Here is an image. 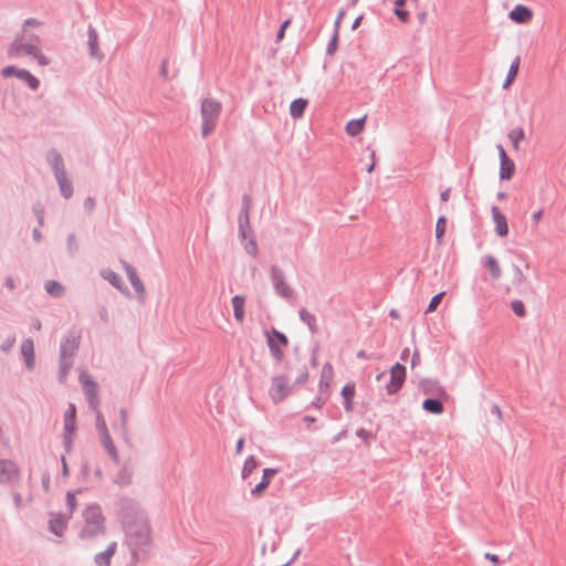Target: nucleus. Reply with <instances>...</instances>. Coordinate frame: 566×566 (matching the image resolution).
Here are the masks:
<instances>
[{"instance_id": "obj_53", "label": "nucleus", "mask_w": 566, "mask_h": 566, "mask_svg": "<svg viewBox=\"0 0 566 566\" xmlns=\"http://www.w3.org/2000/svg\"><path fill=\"white\" fill-rule=\"evenodd\" d=\"M361 19H363V17H361V15H359V17H357V18L355 19V21H354V23H353V29H354V30H355V29H357V28L359 27V24H360V22H361Z\"/></svg>"}, {"instance_id": "obj_39", "label": "nucleus", "mask_w": 566, "mask_h": 566, "mask_svg": "<svg viewBox=\"0 0 566 566\" xmlns=\"http://www.w3.org/2000/svg\"><path fill=\"white\" fill-rule=\"evenodd\" d=\"M333 379V368L329 364H325L322 369V382L325 380L328 387L329 381Z\"/></svg>"}, {"instance_id": "obj_35", "label": "nucleus", "mask_w": 566, "mask_h": 566, "mask_svg": "<svg viewBox=\"0 0 566 566\" xmlns=\"http://www.w3.org/2000/svg\"><path fill=\"white\" fill-rule=\"evenodd\" d=\"M275 289L284 297H290L292 295L291 287L281 277H275Z\"/></svg>"}, {"instance_id": "obj_13", "label": "nucleus", "mask_w": 566, "mask_h": 566, "mask_svg": "<svg viewBox=\"0 0 566 566\" xmlns=\"http://www.w3.org/2000/svg\"><path fill=\"white\" fill-rule=\"evenodd\" d=\"M509 18L518 24L528 23L533 19V11L526 6L517 4L510 11Z\"/></svg>"}, {"instance_id": "obj_43", "label": "nucleus", "mask_w": 566, "mask_h": 566, "mask_svg": "<svg viewBox=\"0 0 566 566\" xmlns=\"http://www.w3.org/2000/svg\"><path fill=\"white\" fill-rule=\"evenodd\" d=\"M66 503L69 506L70 512H74L76 510L77 503H76V493L74 492H67L66 494Z\"/></svg>"}, {"instance_id": "obj_25", "label": "nucleus", "mask_w": 566, "mask_h": 566, "mask_svg": "<svg viewBox=\"0 0 566 566\" xmlns=\"http://www.w3.org/2000/svg\"><path fill=\"white\" fill-rule=\"evenodd\" d=\"M365 122H366L365 117L359 118V119L349 120L345 126L346 133L352 137L357 136L358 134H360L364 130Z\"/></svg>"}, {"instance_id": "obj_18", "label": "nucleus", "mask_w": 566, "mask_h": 566, "mask_svg": "<svg viewBox=\"0 0 566 566\" xmlns=\"http://www.w3.org/2000/svg\"><path fill=\"white\" fill-rule=\"evenodd\" d=\"M492 279H499L502 275L500 261L494 255H486L483 260Z\"/></svg>"}, {"instance_id": "obj_45", "label": "nucleus", "mask_w": 566, "mask_h": 566, "mask_svg": "<svg viewBox=\"0 0 566 566\" xmlns=\"http://www.w3.org/2000/svg\"><path fill=\"white\" fill-rule=\"evenodd\" d=\"M245 251L251 254V255H255L256 252H258V245L255 243L254 240H249V242L245 244Z\"/></svg>"}, {"instance_id": "obj_49", "label": "nucleus", "mask_w": 566, "mask_h": 566, "mask_svg": "<svg viewBox=\"0 0 566 566\" xmlns=\"http://www.w3.org/2000/svg\"><path fill=\"white\" fill-rule=\"evenodd\" d=\"M243 443H244V440L242 438L238 440L237 446H235L237 453H241L242 452Z\"/></svg>"}, {"instance_id": "obj_36", "label": "nucleus", "mask_w": 566, "mask_h": 566, "mask_svg": "<svg viewBox=\"0 0 566 566\" xmlns=\"http://www.w3.org/2000/svg\"><path fill=\"white\" fill-rule=\"evenodd\" d=\"M256 467H258V462L254 459V457H249L245 460L243 469H242L243 479L248 478Z\"/></svg>"}, {"instance_id": "obj_6", "label": "nucleus", "mask_w": 566, "mask_h": 566, "mask_svg": "<svg viewBox=\"0 0 566 566\" xmlns=\"http://www.w3.org/2000/svg\"><path fill=\"white\" fill-rule=\"evenodd\" d=\"M291 392L289 379L284 376H276L272 379L269 395L271 399L277 403L283 401Z\"/></svg>"}, {"instance_id": "obj_34", "label": "nucleus", "mask_w": 566, "mask_h": 566, "mask_svg": "<svg viewBox=\"0 0 566 566\" xmlns=\"http://www.w3.org/2000/svg\"><path fill=\"white\" fill-rule=\"evenodd\" d=\"M300 317L312 332L316 331V318L312 313H310L307 310H302L300 312Z\"/></svg>"}, {"instance_id": "obj_28", "label": "nucleus", "mask_w": 566, "mask_h": 566, "mask_svg": "<svg viewBox=\"0 0 566 566\" xmlns=\"http://www.w3.org/2000/svg\"><path fill=\"white\" fill-rule=\"evenodd\" d=\"M307 101L305 98L294 99L290 105V114L293 118H300L306 108Z\"/></svg>"}, {"instance_id": "obj_10", "label": "nucleus", "mask_w": 566, "mask_h": 566, "mask_svg": "<svg viewBox=\"0 0 566 566\" xmlns=\"http://www.w3.org/2000/svg\"><path fill=\"white\" fill-rule=\"evenodd\" d=\"M268 343L273 356L279 360L282 359L283 353L281 347H285L287 345L286 336L273 329L268 334Z\"/></svg>"}, {"instance_id": "obj_15", "label": "nucleus", "mask_w": 566, "mask_h": 566, "mask_svg": "<svg viewBox=\"0 0 566 566\" xmlns=\"http://www.w3.org/2000/svg\"><path fill=\"white\" fill-rule=\"evenodd\" d=\"M21 355L23 356L24 363L28 369H32L35 364L34 356V344L31 338H27L21 344Z\"/></svg>"}, {"instance_id": "obj_54", "label": "nucleus", "mask_w": 566, "mask_h": 566, "mask_svg": "<svg viewBox=\"0 0 566 566\" xmlns=\"http://www.w3.org/2000/svg\"><path fill=\"white\" fill-rule=\"evenodd\" d=\"M40 23L36 21V20H27L25 23H24V27H29V25H39Z\"/></svg>"}, {"instance_id": "obj_56", "label": "nucleus", "mask_w": 566, "mask_h": 566, "mask_svg": "<svg viewBox=\"0 0 566 566\" xmlns=\"http://www.w3.org/2000/svg\"><path fill=\"white\" fill-rule=\"evenodd\" d=\"M343 15H344V12H340V13L338 14V18H337V20H336V24H337V25L339 24V21H340V19L343 18Z\"/></svg>"}, {"instance_id": "obj_29", "label": "nucleus", "mask_w": 566, "mask_h": 566, "mask_svg": "<svg viewBox=\"0 0 566 566\" xmlns=\"http://www.w3.org/2000/svg\"><path fill=\"white\" fill-rule=\"evenodd\" d=\"M422 408L433 415H441L444 410L443 403L437 399H426L422 403Z\"/></svg>"}, {"instance_id": "obj_9", "label": "nucleus", "mask_w": 566, "mask_h": 566, "mask_svg": "<svg viewBox=\"0 0 566 566\" xmlns=\"http://www.w3.org/2000/svg\"><path fill=\"white\" fill-rule=\"evenodd\" d=\"M406 379V368L401 364L397 363L391 367L390 381L387 385V392L394 395L398 392Z\"/></svg>"}, {"instance_id": "obj_12", "label": "nucleus", "mask_w": 566, "mask_h": 566, "mask_svg": "<svg viewBox=\"0 0 566 566\" xmlns=\"http://www.w3.org/2000/svg\"><path fill=\"white\" fill-rule=\"evenodd\" d=\"M497 150H499L500 160H501L500 178L504 179V180H509L513 176L515 165H514L513 160H511L509 158L505 149L501 145L497 146Z\"/></svg>"}, {"instance_id": "obj_1", "label": "nucleus", "mask_w": 566, "mask_h": 566, "mask_svg": "<svg viewBox=\"0 0 566 566\" xmlns=\"http://www.w3.org/2000/svg\"><path fill=\"white\" fill-rule=\"evenodd\" d=\"M106 518L97 504L87 505L81 513L80 537L91 538L104 534Z\"/></svg>"}, {"instance_id": "obj_11", "label": "nucleus", "mask_w": 566, "mask_h": 566, "mask_svg": "<svg viewBox=\"0 0 566 566\" xmlns=\"http://www.w3.org/2000/svg\"><path fill=\"white\" fill-rule=\"evenodd\" d=\"M2 74L4 76L14 75L25 81L32 90H36L39 87V80L25 70H20L14 66H8L3 69Z\"/></svg>"}, {"instance_id": "obj_40", "label": "nucleus", "mask_w": 566, "mask_h": 566, "mask_svg": "<svg viewBox=\"0 0 566 566\" xmlns=\"http://www.w3.org/2000/svg\"><path fill=\"white\" fill-rule=\"evenodd\" d=\"M512 311L520 317H524L526 314L525 306L522 301H513L511 304Z\"/></svg>"}, {"instance_id": "obj_44", "label": "nucleus", "mask_w": 566, "mask_h": 566, "mask_svg": "<svg viewBox=\"0 0 566 566\" xmlns=\"http://www.w3.org/2000/svg\"><path fill=\"white\" fill-rule=\"evenodd\" d=\"M544 217V208H539L536 211H534L531 216L532 222L534 226H537Z\"/></svg>"}, {"instance_id": "obj_61", "label": "nucleus", "mask_w": 566, "mask_h": 566, "mask_svg": "<svg viewBox=\"0 0 566 566\" xmlns=\"http://www.w3.org/2000/svg\"><path fill=\"white\" fill-rule=\"evenodd\" d=\"M407 354H408V349H405L402 355L405 356Z\"/></svg>"}, {"instance_id": "obj_46", "label": "nucleus", "mask_w": 566, "mask_h": 566, "mask_svg": "<svg viewBox=\"0 0 566 566\" xmlns=\"http://www.w3.org/2000/svg\"><path fill=\"white\" fill-rule=\"evenodd\" d=\"M290 24V20H286L280 28L279 32H277V40H282L284 38V34H285V30L286 28L289 27Z\"/></svg>"}, {"instance_id": "obj_22", "label": "nucleus", "mask_w": 566, "mask_h": 566, "mask_svg": "<svg viewBox=\"0 0 566 566\" xmlns=\"http://www.w3.org/2000/svg\"><path fill=\"white\" fill-rule=\"evenodd\" d=\"M512 147L515 151L521 149V143L525 139V132L522 127H514L509 132L507 135Z\"/></svg>"}, {"instance_id": "obj_14", "label": "nucleus", "mask_w": 566, "mask_h": 566, "mask_svg": "<svg viewBox=\"0 0 566 566\" xmlns=\"http://www.w3.org/2000/svg\"><path fill=\"white\" fill-rule=\"evenodd\" d=\"M492 218L495 224L496 234L501 238L506 237L509 234L507 220L497 207L492 208Z\"/></svg>"}, {"instance_id": "obj_24", "label": "nucleus", "mask_w": 566, "mask_h": 566, "mask_svg": "<svg viewBox=\"0 0 566 566\" xmlns=\"http://www.w3.org/2000/svg\"><path fill=\"white\" fill-rule=\"evenodd\" d=\"M88 46H90V52H91V55L97 60H102L103 59V53L99 51V46H98V35L96 33V31L94 30H90L88 32Z\"/></svg>"}, {"instance_id": "obj_23", "label": "nucleus", "mask_w": 566, "mask_h": 566, "mask_svg": "<svg viewBox=\"0 0 566 566\" xmlns=\"http://www.w3.org/2000/svg\"><path fill=\"white\" fill-rule=\"evenodd\" d=\"M75 415L76 409L73 403L69 405V408L65 412V419H64V429L69 434H72L75 431Z\"/></svg>"}, {"instance_id": "obj_37", "label": "nucleus", "mask_w": 566, "mask_h": 566, "mask_svg": "<svg viewBox=\"0 0 566 566\" xmlns=\"http://www.w3.org/2000/svg\"><path fill=\"white\" fill-rule=\"evenodd\" d=\"M46 292L53 296H59L63 292V287L55 281H49L45 285Z\"/></svg>"}, {"instance_id": "obj_5", "label": "nucleus", "mask_w": 566, "mask_h": 566, "mask_svg": "<svg viewBox=\"0 0 566 566\" xmlns=\"http://www.w3.org/2000/svg\"><path fill=\"white\" fill-rule=\"evenodd\" d=\"M96 427L101 434V441L104 447V449L107 451L108 455L112 458L114 462H118V452L117 449L111 438V434L108 432L106 421L101 413V411H97V418H96Z\"/></svg>"}, {"instance_id": "obj_4", "label": "nucleus", "mask_w": 566, "mask_h": 566, "mask_svg": "<svg viewBox=\"0 0 566 566\" xmlns=\"http://www.w3.org/2000/svg\"><path fill=\"white\" fill-rule=\"evenodd\" d=\"M78 344H80L78 335H70L61 344V360H62L61 378L65 377L67 369L71 366V357L77 349Z\"/></svg>"}, {"instance_id": "obj_31", "label": "nucleus", "mask_w": 566, "mask_h": 566, "mask_svg": "<svg viewBox=\"0 0 566 566\" xmlns=\"http://www.w3.org/2000/svg\"><path fill=\"white\" fill-rule=\"evenodd\" d=\"M447 230V219L444 217H440L436 223V240L439 245L442 244L443 235Z\"/></svg>"}, {"instance_id": "obj_50", "label": "nucleus", "mask_w": 566, "mask_h": 566, "mask_svg": "<svg viewBox=\"0 0 566 566\" xmlns=\"http://www.w3.org/2000/svg\"><path fill=\"white\" fill-rule=\"evenodd\" d=\"M32 327L35 331H40L41 327H42L41 322L38 318H34L33 322H32Z\"/></svg>"}, {"instance_id": "obj_2", "label": "nucleus", "mask_w": 566, "mask_h": 566, "mask_svg": "<svg viewBox=\"0 0 566 566\" xmlns=\"http://www.w3.org/2000/svg\"><path fill=\"white\" fill-rule=\"evenodd\" d=\"M38 44V39L27 43L22 38H17L9 49V55L12 57H18L23 54H29L34 56L40 65H48L49 59L40 51Z\"/></svg>"}, {"instance_id": "obj_52", "label": "nucleus", "mask_w": 566, "mask_h": 566, "mask_svg": "<svg viewBox=\"0 0 566 566\" xmlns=\"http://www.w3.org/2000/svg\"><path fill=\"white\" fill-rule=\"evenodd\" d=\"M449 196H450V190H444L442 193H441V200L442 201H448L449 200Z\"/></svg>"}, {"instance_id": "obj_51", "label": "nucleus", "mask_w": 566, "mask_h": 566, "mask_svg": "<svg viewBox=\"0 0 566 566\" xmlns=\"http://www.w3.org/2000/svg\"><path fill=\"white\" fill-rule=\"evenodd\" d=\"M419 360H420V355H419V353H418V352H416V353L413 354V356H412V360H411V365H412V367H413L417 363H419Z\"/></svg>"}, {"instance_id": "obj_17", "label": "nucleus", "mask_w": 566, "mask_h": 566, "mask_svg": "<svg viewBox=\"0 0 566 566\" xmlns=\"http://www.w3.org/2000/svg\"><path fill=\"white\" fill-rule=\"evenodd\" d=\"M55 177H56V179L59 181L62 195L65 198H70L72 196L73 188H72V185L69 182V180L66 178L65 171L62 168H56Z\"/></svg>"}, {"instance_id": "obj_20", "label": "nucleus", "mask_w": 566, "mask_h": 566, "mask_svg": "<svg viewBox=\"0 0 566 566\" xmlns=\"http://www.w3.org/2000/svg\"><path fill=\"white\" fill-rule=\"evenodd\" d=\"M67 527V518L57 515L50 520V531L56 536H62Z\"/></svg>"}, {"instance_id": "obj_55", "label": "nucleus", "mask_w": 566, "mask_h": 566, "mask_svg": "<svg viewBox=\"0 0 566 566\" xmlns=\"http://www.w3.org/2000/svg\"><path fill=\"white\" fill-rule=\"evenodd\" d=\"M86 207L88 209H93L94 207V200L92 198H87L86 202H85Z\"/></svg>"}, {"instance_id": "obj_57", "label": "nucleus", "mask_w": 566, "mask_h": 566, "mask_svg": "<svg viewBox=\"0 0 566 566\" xmlns=\"http://www.w3.org/2000/svg\"><path fill=\"white\" fill-rule=\"evenodd\" d=\"M374 167H375V163L373 161V164H371V165H370V167L367 169V171H368V172H371V171H373V169H374Z\"/></svg>"}, {"instance_id": "obj_19", "label": "nucleus", "mask_w": 566, "mask_h": 566, "mask_svg": "<svg viewBox=\"0 0 566 566\" xmlns=\"http://www.w3.org/2000/svg\"><path fill=\"white\" fill-rule=\"evenodd\" d=\"M126 270L132 286L134 287L136 293L143 298L145 295V287L142 280L138 277L136 271L130 265H127Z\"/></svg>"}, {"instance_id": "obj_60", "label": "nucleus", "mask_w": 566, "mask_h": 566, "mask_svg": "<svg viewBox=\"0 0 566 566\" xmlns=\"http://www.w3.org/2000/svg\"><path fill=\"white\" fill-rule=\"evenodd\" d=\"M59 160V163L62 165V158L57 157L56 158Z\"/></svg>"}, {"instance_id": "obj_27", "label": "nucleus", "mask_w": 566, "mask_h": 566, "mask_svg": "<svg viewBox=\"0 0 566 566\" xmlns=\"http://www.w3.org/2000/svg\"><path fill=\"white\" fill-rule=\"evenodd\" d=\"M275 470L265 469L261 482L252 490L253 495H260L270 484L271 478L275 474Z\"/></svg>"}, {"instance_id": "obj_21", "label": "nucleus", "mask_w": 566, "mask_h": 566, "mask_svg": "<svg viewBox=\"0 0 566 566\" xmlns=\"http://www.w3.org/2000/svg\"><path fill=\"white\" fill-rule=\"evenodd\" d=\"M232 306H233V315L237 322L241 323L244 319V304L245 298L241 295H235L232 297Z\"/></svg>"}, {"instance_id": "obj_47", "label": "nucleus", "mask_w": 566, "mask_h": 566, "mask_svg": "<svg viewBox=\"0 0 566 566\" xmlns=\"http://www.w3.org/2000/svg\"><path fill=\"white\" fill-rule=\"evenodd\" d=\"M485 558L491 560L494 565H496L499 563V556L495 554L488 553V554H485Z\"/></svg>"}, {"instance_id": "obj_38", "label": "nucleus", "mask_w": 566, "mask_h": 566, "mask_svg": "<svg viewBox=\"0 0 566 566\" xmlns=\"http://www.w3.org/2000/svg\"><path fill=\"white\" fill-rule=\"evenodd\" d=\"M446 295L444 292H440L438 293L437 295H434L429 305H428V308H427V313H432L437 310V307L439 306V304L441 303L443 296Z\"/></svg>"}, {"instance_id": "obj_7", "label": "nucleus", "mask_w": 566, "mask_h": 566, "mask_svg": "<svg viewBox=\"0 0 566 566\" xmlns=\"http://www.w3.org/2000/svg\"><path fill=\"white\" fill-rule=\"evenodd\" d=\"M80 381L84 387V392L88 400L90 406L93 408V410L97 415V411H99V409H98L99 400L97 397V385L85 373L81 374Z\"/></svg>"}, {"instance_id": "obj_26", "label": "nucleus", "mask_w": 566, "mask_h": 566, "mask_svg": "<svg viewBox=\"0 0 566 566\" xmlns=\"http://www.w3.org/2000/svg\"><path fill=\"white\" fill-rule=\"evenodd\" d=\"M342 396L345 400L346 411L353 410V399L355 396V385L353 382L346 384L342 389Z\"/></svg>"}, {"instance_id": "obj_33", "label": "nucleus", "mask_w": 566, "mask_h": 566, "mask_svg": "<svg viewBox=\"0 0 566 566\" xmlns=\"http://www.w3.org/2000/svg\"><path fill=\"white\" fill-rule=\"evenodd\" d=\"M405 3H406V0H396V2H395V6H396L395 14L402 22H407L409 19V12L402 8L405 6Z\"/></svg>"}, {"instance_id": "obj_8", "label": "nucleus", "mask_w": 566, "mask_h": 566, "mask_svg": "<svg viewBox=\"0 0 566 566\" xmlns=\"http://www.w3.org/2000/svg\"><path fill=\"white\" fill-rule=\"evenodd\" d=\"M20 478V469L11 460H0V483L9 484Z\"/></svg>"}, {"instance_id": "obj_48", "label": "nucleus", "mask_w": 566, "mask_h": 566, "mask_svg": "<svg viewBox=\"0 0 566 566\" xmlns=\"http://www.w3.org/2000/svg\"><path fill=\"white\" fill-rule=\"evenodd\" d=\"M6 286L8 287L9 291L14 290V287H15L14 280L12 277H8L6 280Z\"/></svg>"}, {"instance_id": "obj_30", "label": "nucleus", "mask_w": 566, "mask_h": 566, "mask_svg": "<svg viewBox=\"0 0 566 566\" xmlns=\"http://www.w3.org/2000/svg\"><path fill=\"white\" fill-rule=\"evenodd\" d=\"M518 69H520V57L517 56V57H515V60L513 61V63L510 66L506 81L503 85L504 88H507L513 83V81L515 80V77L518 73Z\"/></svg>"}, {"instance_id": "obj_41", "label": "nucleus", "mask_w": 566, "mask_h": 566, "mask_svg": "<svg viewBox=\"0 0 566 566\" xmlns=\"http://www.w3.org/2000/svg\"><path fill=\"white\" fill-rule=\"evenodd\" d=\"M13 501H14L15 506L20 507L23 504L32 502L33 496H32V494H29L25 499H23L20 493H14Z\"/></svg>"}, {"instance_id": "obj_58", "label": "nucleus", "mask_w": 566, "mask_h": 566, "mask_svg": "<svg viewBox=\"0 0 566 566\" xmlns=\"http://www.w3.org/2000/svg\"><path fill=\"white\" fill-rule=\"evenodd\" d=\"M245 201L248 202V199H245ZM248 216H249V212H248V206L245 207V219L248 220Z\"/></svg>"}, {"instance_id": "obj_16", "label": "nucleus", "mask_w": 566, "mask_h": 566, "mask_svg": "<svg viewBox=\"0 0 566 566\" xmlns=\"http://www.w3.org/2000/svg\"><path fill=\"white\" fill-rule=\"evenodd\" d=\"M117 548V544L115 542L111 543L104 552H101L95 555L94 562L97 566H111V559L115 554Z\"/></svg>"}, {"instance_id": "obj_42", "label": "nucleus", "mask_w": 566, "mask_h": 566, "mask_svg": "<svg viewBox=\"0 0 566 566\" xmlns=\"http://www.w3.org/2000/svg\"><path fill=\"white\" fill-rule=\"evenodd\" d=\"M104 277L114 286L118 287L119 286V283H120V277L112 272V271H106L104 272Z\"/></svg>"}, {"instance_id": "obj_32", "label": "nucleus", "mask_w": 566, "mask_h": 566, "mask_svg": "<svg viewBox=\"0 0 566 566\" xmlns=\"http://www.w3.org/2000/svg\"><path fill=\"white\" fill-rule=\"evenodd\" d=\"M296 371H297V375L295 377V384L296 385H303L307 381L308 379V370H307V366L303 363V364H298L297 367H296Z\"/></svg>"}, {"instance_id": "obj_59", "label": "nucleus", "mask_w": 566, "mask_h": 566, "mask_svg": "<svg viewBox=\"0 0 566 566\" xmlns=\"http://www.w3.org/2000/svg\"><path fill=\"white\" fill-rule=\"evenodd\" d=\"M411 1L415 3L416 7H418L419 0H411Z\"/></svg>"}, {"instance_id": "obj_3", "label": "nucleus", "mask_w": 566, "mask_h": 566, "mask_svg": "<svg viewBox=\"0 0 566 566\" xmlns=\"http://www.w3.org/2000/svg\"><path fill=\"white\" fill-rule=\"evenodd\" d=\"M221 113V104L214 99L206 98L201 104L202 137L210 135L216 127L217 119Z\"/></svg>"}]
</instances>
